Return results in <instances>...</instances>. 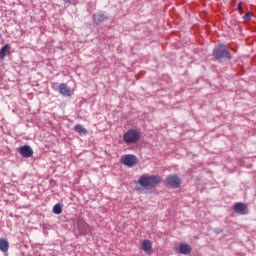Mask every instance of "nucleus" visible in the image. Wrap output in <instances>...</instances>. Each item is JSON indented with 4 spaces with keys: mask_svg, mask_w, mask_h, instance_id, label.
I'll use <instances>...</instances> for the list:
<instances>
[{
    "mask_svg": "<svg viewBox=\"0 0 256 256\" xmlns=\"http://www.w3.org/2000/svg\"><path fill=\"white\" fill-rule=\"evenodd\" d=\"M163 181V178L159 175H152V176H141L138 180L139 185L141 187H144L147 189V187H150V189H155L159 183Z\"/></svg>",
    "mask_w": 256,
    "mask_h": 256,
    "instance_id": "1",
    "label": "nucleus"
},
{
    "mask_svg": "<svg viewBox=\"0 0 256 256\" xmlns=\"http://www.w3.org/2000/svg\"><path fill=\"white\" fill-rule=\"evenodd\" d=\"M213 55L217 61H229V59H231V53L227 50L225 45L215 46Z\"/></svg>",
    "mask_w": 256,
    "mask_h": 256,
    "instance_id": "2",
    "label": "nucleus"
},
{
    "mask_svg": "<svg viewBox=\"0 0 256 256\" xmlns=\"http://www.w3.org/2000/svg\"><path fill=\"white\" fill-rule=\"evenodd\" d=\"M141 139V132L137 129H129L123 135V141L126 145H135Z\"/></svg>",
    "mask_w": 256,
    "mask_h": 256,
    "instance_id": "3",
    "label": "nucleus"
},
{
    "mask_svg": "<svg viewBox=\"0 0 256 256\" xmlns=\"http://www.w3.org/2000/svg\"><path fill=\"white\" fill-rule=\"evenodd\" d=\"M166 185L168 187H172V189H179L181 187V184L183 181L181 180V177L177 174H170L166 177Z\"/></svg>",
    "mask_w": 256,
    "mask_h": 256,
    "instance_id": "4",
    "label": "nucleus"
},
{
    "mask_svg": "<svg viewBox=\"0 0 256 256\" xmlns=\"http://www.w3.org/2000/svg\"><path fill=\"white\" fill-rule=\"evenodd\" d=\"M121 163L126 167H135L137 165V156L133 154H126L121 157Z\"/></svg>",
    "mask_w": 256,
    "mask_h": 256,
    "instance_id": "5",
    "label": "nucleus"
},
{
    "mask_svg": "<svg viewBox=\"0 0 256 256\" xmlns=\"http://www.w3.org/2000/svg\"><path fill=\"white\" fill-rule=\"evenodd\" d=\"M18 153L21 157H24V159H29V157H33V148L29 145H24L18 148Z\"/></svg>",
    "mask_w": 256,
    "mask_h": 256,
    "instance_id": "6",
    "label": "nucleus"
},
{
    "mask_svg": "<svg viewBox=\"0 0 256 256\" xmlns=\"http://www.w3.org/2000/svg\"><path fill=\"white\" fill-rule=\"evenodd\" d=\"M59 93L62 97H71L73 95V89L65 83L59 84Z\"/></svg>",
    "mask_w": 256,
    "mask_h": 256,
    "instance_id": "7",
    "label": "nucleus"
},
{
    "mask_svg": "<svg viewBox=\"0 0 256 256\" xmlns=\"http://www.w3.org/2000/svg\"><path fill=\"white\" fill-rule=\"evenodd\" d=\"M142 249L146 255H151L153 252V244L151 243V240L144 239L142 241Z\"/></svg>",
    "mask_w": 256,
    "mask_h": 256,
    "instance_id": "8",
    "label": "nucleus"
},
{
    "mask_svg": "<svg viewBox=\"0 0 256 256\" xmlns=\"http://www.w3.org/2000/svg\"><path fill=\"white\" fill-rule=\"evenodd\" d=\"M233 209L236 213H239L241 215H245V211H247V204L242 203V202H237L234 205Z\"/></svg>",
    "mask_w": 256,
    "mask_h": 256,
    "instance_id": "9",
    "label": "nucleus"
},
{
    "mask_svg": "<svg viewBox=\"0 0 256 256\" xmlns=\"http://www.w3.org/2000/svg\"><path fill=\"white\" fill-rule=\"evenodd\" d=\"M79 231L82 233V235H87L91 231V228L89 227V224L86 222L80 221L78 223Z\"/></svg>",
    "mask_w": 256,
    "mask_h": 256,
    "instance_id": "10",
    "label": "nucleus"
},
{
    "mask_svg": "<svg viewBox=\"0 0 256 256\" xmlns=\"http://www.w3.org/2000/svg\"><path fill=\"white\" fill-rule=\"evenodd\" d=\"M94 21L96 25L105 23V21H107V16H105V14L102 12H99L98 14L94 15Z\"/></svg>",
    "mask_w": 256,
    "mask_h": 256,
    "instance_id": "11",
    "label": "nucleus"
},
{
    "mask_svg": "<svg viewBox=\"0 0 256 256\" xmlns=\"http://www.w3.org/2000/svg\"><path fill=\"white\" fill-rule=\"evenodd\" d=\"M0 251H2V253L9 251V241H7V238H0Z\"/></svg>",
    "mask_w": 256,
    "mask_h": 256,
    "instance_id": "12",
    "label": "nucleus"
},
{
    "mask_svg": "<svg viewBox=\"0 0 256 256\" xmlns=\"http://www.w3.org/2000/svg\"><path fill=\"white\" fill-rule=\"evenodd\" d=\"M10 53H11V47H9V44L4 45L0 49V59H5V57H7V55H9Z\"/></svg>",
    "mask_w": 256,
    "mask_h": 256,
    "instance_id": "13",
    "label": "nucleus"
},
{
    "mask_svg": "<svg viewBox=\"0 0 256 256\" xmlns=\"http://www.w3.org/2000/svg\"><path fill=\"white\" fill-rule=\"evenodd\" d=\"M179 253H181V255H189V253H191V246H189V244H180Z\"/></svg>",
    "mask_w": 256,
    "mask_h": 256,
    "instance_id": "14",
    "label": "nucleus"
},
{
    "mask_svg": "<svg viewBox=\"0 0 256 256\" xmlns=\"http://www.w3.org/2000/svg\"><path fill=\"white\" fill-rule=\"evenodd\" d=\"M74 131H76V133H79V135H87L88 133L85 127H83V125L81 124H77L76 126H74Z\"/></svg>",
    "mask_w": 256,
    "mask_h": 256,
    "instance_id": "15",
    "label": "nucleus"
},
{
    "mask_svg": "<svg viewBox=\"0 0 256 256\" xmlns=\"http://www.w3.org/2000/svg\"><path fill=\"white\" fill-rule=\"evenodd\" d=\"M53 213H55V215H61V213H63V208L61 207V204L54 205Z\"/></svg>",
    "mask_w": 256,
    "mask_h": 256,
    "instance_id": "16",
    "label": "nucleus"
},
{
    "mask_svg": "<svg viewBox=\"0 0 256 256\" xmlns=\"http://www.w3.org/2000/svg\"><path fill=\"white\" fill-rule=\"evenodd\" d=\"M251 17H253V14L247 13L246 15H244L243 19H245V21H251Z\"/></svg>",
    "mask_w": 256,
    "mask_h": 256,
    "instance_id": "17",
    "label": "nucleus"
},
{
    "mask_svg": "<svg viewBox=\"0 0 256 256\" xmlns=\"http://www.w3.org/2000/svg\"><path fill=\"white\" fill-rule=\"evenodd\" d=\"M238 11L239 13H243V6L241 2L238 4Z\"/></svg>",
    "mask_w": 256,
    "mask_h": 256,
    "instance_id": "18",
    "label": "nucleus"
},
{
    "mask_svg": "<svg viewBox=\"0 0 256 256\" xmlns=\"http://www.w3.org/2000/svg\"><path fill=\"white\" fill-rule=\"evenodd\" d=\"M1 37H3V35H1V33H0V39H1Z\"/></svg>",
    "mask_w": 256,
    "mask_h": 256,
    "instance_id": "19",
    "label": "nucleus"
}]
</instances>
